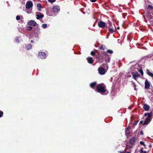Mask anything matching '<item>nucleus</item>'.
I'll list each match as a JSON object with an SVG mask.
<instances>
[{
    "mask_svg": "<svg viewBox=\"0 0 153 153\" xmlns=\"http://www.w3.org/2000/svg\"><path fill=\"white\" fill-rule=\"evenodd\" d=\"M97 90L98 92L103 94L106 91L105 86L103 84H100L97 86Z\"/></svg>",
    "mask_w": 153,
    "mask_h": 153,
    "instance_id": "nucleus-1",
    "label": "nucleus"
},
{
    "mask_svg": "<svg viewBox=\"0 0 153 153\" xmlns=\"http://www.w3.org/2000/svg\"><path fill=\"white\" fill-rule=\"evenodd\" d=\"M132 74L133 78L135 80H137L140 75L137 72H132Z\"/></svg>",
    "mask_w": 153,
    "mask_h": 153,
    "instance_id": "nucleus-2",
    "label": "nucleus"
},
{
    "mask_svg": "<svg viewBox=\"0 0 153 153\" xmlns=\"http://www.w3.org/2000/svg\"><path fill=\"white\" fill-rule=\"evenodd\" d=\"M33 6V3L31 1H27L26 4V8L27 9H29L32 7Z\"/></svg>",
    "mask_w": 153,
    "mask_h": 153,
    "instance_id": "nucleus-3",
    "label": "nucleus"
},
{
    "mask_svg": "<svg viewBox=\"0 0 153 153\" xmlns=\"http://www.w3.org/2000/svg\"><path fill=\"white\" fill-rule=\"evenodd\" d=\"M60 10L59 7L57 6H55L53 7L52 11L54 13L57 12Z\"/></svg>",
    "mask_w": 153,
    "mask_h": 153,
    "instance_id": "nucleus-4",
    "label": "nucleus"
},
{
    "mask_svg": "<svg viewBox=\"0 0 153 153\" xmlns=\"http://www.w3.org/2000/svg\"><path fill=\"white\" fill-rule=\"evenodd\" d=\"M98 24L100 27L103 28L105 27L106 24L102 21H100L98 22Z\"/></svg>",
    "mask_w": 153,
    "mask_h": 153,
    "instance_id": "nucleus-5",
    "label": "nucleus"
},
{
    "mask_svg": "<svg viewBox=\"0 0 153 153\" xmlns=\"http://www.w3.org/2000/svg\"><path fill=\"white\" fill-rule=\"evenodd\" d=\"M98 71L99 74L101 75L105 74V69L102 68H99L98 69Z\"/></svg>",
    "mask_w": 153,
    "mask_h": 153,
    "instance_id": "nucleus-6",
    "label": "nucleus"
},
{
    "mask_svg": "<svg viewBox=\"0 0 153 153\" xmlns=\"http://www.w3.org/2000/svg\"><path fill=\"white\" fill-rule=\"evenodd\" d=\"M39 57L41 59H45L46 57V54L45 53L42 52L39 54Z\"/></svg>",
    "mask_w": 153,
    "mask_h": 153,
    "instance_id": "nucleus-7",
    "label": "nucleus"
},
{
    "mask_svg": "<svg viewBox=\"0 0 153 153\" xmlns=\"http://www.w3.org/2000/svg\"><path fill=\"white\" fill-rule=\"evenodd\" d=\"M27 24L30 25L35 26L36 24V22L34 20H30L28 22Z\"/></svg>",
    "mask_w": 153,
    "mask_h": 153,
    "instance_id": "nucleus-8",
    "label": "nucleus"
},
{
    "mask_svg": "<svg viewBox=\"0 0 153 153\" xmlns=\"http://www.w3.org/2000/svg\"><path fill=\"white\" fill-rule=\"evenodd\" d=\"M151 120V117H147L145 122L143 124V125H144L148 124L150 122Z\"/></svg>",
    "mask_w": 153,
    "mask_h": 153,
    "instance_id": "nucleus-9",
    "label": "nucleus"
},
{
    "mask_svg": "<svg viewBox=\"0 0 153 153\" xmlns=\"http://www.w3.org/2000/svg\"><path fill=\"white\" fill-rule=\"evenodd\" d=\"M150 84L147 80L146 79L145 82V88L146 89H148L149 88Z\"/></svg>",
    "mask_w": 153,
    "mask_h": 153,
    "instance_id": "nucleus-10",
    "label": "nucleus"
},
{
    "mask_svg": "<svg viewBox=\"0 0 153 153\" xmlns=\"http://www.w3.org/2000/svg\"><path fill=\"white\" fill-rule=\"evenodd\" d=\"M87 60L88 62L90 64L92 63L94 61L93 58L91 57H88L87 58Z\"/></svg>",
    "mask_w": 153,
    "mask_h": 153,
    "instance_id": "nucleus-11",
    "label": "nucleus"
},
{
    "mask_svg": "<svg viewBox=\"0 0 153 153\" xmlns=\"http://www.w3.org/2000/svg\"><path fill=\"white\" fill-rule=\"evenodd\" d=\"M37 17L36 19H39L40 18H42L44 16V15L43 14L40 13L39 14L36 15Z\"/></svg>",
    "mask_w": 153,
    "mask_h": 153,
    "instance_id": "nucleus-12",
    "label": "nucleus"
},
{
    "mask_svg": "<svg viewBox=\"0 0 153 153\" xmlns=\"http://www.w3.org/2000/svg\"><path fill=\"white\" fill-rule=\"evenodd\" d=\"M130 143L132 144H134L135 143V138L133 137L130 140Z\"/></svg>",
    "mask_w": 153,
    "mask_h": 153,
    "instance_id": "nucleus-13",
    "label": "nucleus"
},
{
    "mask_svg": "<svg viewBox=\"0 0 153 153\" xmlns=\"http://www.w3.org/2000/svg\"><path fill=\"white\" fill-rule=\"evenodd\" d=\"M143 108L146 111H148L149 110L150 107L148 105L145 104L143 106Z\"/></svg>",
    "mask_w": 153,
    "mask_h": 153,
    "instance_id": "nucleus-14",
    "label": "nucleus"
},
{
    "mask_svg": "<svg viewBox=\"0 0 153 153\" xmlns=\"http://www.w3.org/2000/svg\"><path fill=\"white\" fill-rule=\"evenodd\" d=\"M146 72L148 75L153 78V74L152 73L150 72L148 69L146 70Z\"/></svg>",
    "mask_w": 153,
    "mask_h": 153,
    "instance_id": "nucleus-15",
    "label": "nucleus"
},
{
    "mask_svg": "<svg viewBox=\"0 0 153 153\" xmlns=\"http://www.w3.org/2000/svg\"><path fill=\"white\" fill-rule=\"evenodd\" d=\"M32 45L30 44H28L26 46V48L27 50L30 49Z\"/></svg>",
    "mask_w": 153,
    "mask_h": 153,
    "instance_id": "nucleus-16",
    "label": "nucleus"
},
{
    "mask_svg": "<svg viewBox=\"0 0 153 153\" xmlns=\"http://www.w3.org/2000/svg\"><path fill=\"white\" fill-rule=\"evenodd\" d=\"M96 84V82H94L93 83H92L90 84V86L91 87L93 88L94 87Z\"/></svg>",
    "mask_w": 153,
    "mask_h": 153,
    "instance_id": "nucleus-17",
    "label": "nucleus"
},
{
    "mask_svg": "<svg viewBox=\"0 0 153 153\" xmlns=\"http://www.w3.org/2000/svg\"><path fill=\"white\" fill-rule=\"evenodd\" d=\"M37 7L38 8V9H39V10H41L40 8L41 7V4H38L37 5Z\"/></svg>",
    "mask_w": 153,
    "mask_h": 153,
    "instance_id": "nucleus-18",
    "label": "nucleus"
},
{
    "mask_svg": "<svg viewBox=\"0 0 153 153\" xmlns=\"http://www.w3.org/2000/svg\"><path fill=\"white\" fill-rule=\"evenodd\" d=\"M147 117H151V116L152 114V112H151L150 113H147Z\"/></svg>",
    "mask_w": 153,
    "mask_h": 153,
    "instance_id": "nucleus-19",
    "label": "nucleus"
},
{
    "mask_svg": "<svg viewBox=\"0 0 153 153\" xmlns=\"http://www.w3.org/2000/svg\"><path fill=\"white\" fill-rule=\"evenodd\" d=\"M47 25L46 24H43L42 25V27L44 28H45L47 27Z\"/></svg>",
    "mask_w": 153,
    "mask_h": 153,
    "instance_id": "nucleus-20",
    "label": "nucleus"
},
{
    "mask_svg": "<svg viewBox=\"0 0 153 153\" xmlns=\"http://www.w3.org/2000/svg\"><path fill=\"white\" fill-rule=\"evenodd\" d=\"M107 52L109 53H110V54H112L113 53V52L111 50H108L107 51Z\"/></svg>",
    "mask_w": 153,
    "mask_h": 153,
    "instance_id": "nucleus-21",
    "label": "nucleus"
},
{
    "mask_svg": "<svg viewBox=\"0 0 153 153\" xmlns=\"http://www.w3.org/2000/svg\"><path fill=\"white\" fill-rule=\"evenodd\" d=\"M48 1L50 2L51 3H53L55 2L56 0H48Z\"/></svg>",
    "mask_w": 153,
    "mask_h": 153,
    "instance_id": "nucleus-22",
    "label": "nucleus"
},
{
    "mask_svg": "<svg viewBox=\"0 0 153 153\" xmlns=\"http://www.w3.org/2000/svg\"><path fill=\"white\" fill-rule=\"evenodd\" d=\"M26 12L28 14H29L31 13V10H29L28 9L26 10Z\"/></svg>",
    "mask_w": 153,
    "mask_h": 153,
    "instance_id": "nucleus-23",
    "label": "nucleus"
},
{
    "mask_svg": "<svg viewBox=\"0 0 153 153\" xmlns=\"http://www.w3.org/2000/svg\"><path fill=\"white\" fill-rule=\"evenodd\" d=\"M110 60V58L109 57H108V58L105 60V61L107 62H109Z\"/></svg>",
    "mask_w": 153,
    "mask_h": 153,
    "instance_id": "nucleus-24",
    "label": "nucleus"
},
{
    "mask_svg": "<svg viewBox=\"0 0 153 153\" xmlns=\"http://www.w3.org/2000/svg\"><path fill=\"white\" fill-rule=\"evenodd\" d=\"M139 72L141 73V74L142 75H143V72L142 69H140L139 70Z\"/></svg>",
    "mask_w": 153,
    "mask_h": 153,
    "instance_id": "nucleus-25",
    "label": "nucleus"
},
{
    "mask_svg": "<svg viewBox=\"0 0 153 153\" xmlns=\"http://www.w3.org/2000/svg\"><path fill=\"white\" fill-rule=\"evenodd\" d=\"M109 31L111 33H113L114 31V29L113 28H109Z\"/></svg>",
    "mask_w": 153,
    "mask_h": 153,
    "instance_id": "nucleus-26",
    "label": "nucleus"
},
{
    "mask_svg": "<svg viewBox=\"0 0 153 153\" xmlns=\"http://www.w3.org/2000/svg\"><path fill=\"white\" fill-rule=\"evenodd\" d=\"M140 143L141 145H143L144 146H146V145L144 144V143L142 141H140Z\"/></svg>",
    "mask_w": 153,
    "mask_h": 153,
    "instance_id": "nucleus-27",
    "label": "nucleus"
},
{
    "mask_svg": "<svg viewBox=\"0 0 153 153\" xmlns=\"http://www.w3.org/2000/svg\"><path fill=\"white\" fill-rule=\"evenodd\" d=\"M20 17L19 16H17L16 17V19L17 20H19L20 19Z\"/></svg>",
    "mask_w": 153,
    "mask_h": 153,
    "instance_id": "nucleus-28",
    "label": "nucleus"
},
{
    "mask_svg": "<svg viewBox=\"0 0 153 153\" xmlns=\"http://www.w3.org/2000/svg\"><path fill=\"white\" fill-rule=\"evenodd\" d=\"M3 112L1 111H0V117H1L3 115Z\"/></svg>",
    "mask_w": 153,
    "mask_h": 153,
    "instance_id": "nucleus-29",
    "label": "nucleus"
},
{
    "mask_svg": "<svg viewBox=\"0 0 153 153\" xmlns=\"http://www.w3.org/2000/svg\"><path fill=\"white\" fill-rule=\"evenodd\" d=\"M91 54L92 56H94L95 55V53L93 51H91Z\"/></svg>",
    "mask_w": 153,
    "mask_h": 153,
    "instance_id": "nucleus-30",
    "label": "nucleus"
},
{
    "mask_svg": "<svg viewBox=\"0 0 153 153\" xmlns=\"http://www.w3.org/2000/svg\"><path fill=\"white\" fill-rule=\"evenodd\" d=\"M148 7L150 9H152L153 8L152 6L151 5H149Z\"/></svg>",
    "mask_w": 153,
    "mask_h": 153,
    "instance_id": "nucleus-31",
    "label": "nucleus"
},
{
    "mask_svg": "<svg viewBox=\"0 0 153 153\" xmlns=\"http://www.w3.org/2000/svg\"><path fill=\"white\" fill-rule=\"evenodd\" d=\"M16 41L17 42H19V39H18V38L17 37H16Z\"/></svg>",
    "mask_w": 153,
    "mask_h": 153,
    "instance_id": "nucleus-32",
    "label": "nucleus"
},
{
    "mask_svg": "<svg viewBox=\"0 0 153 153\" xmlns=\"http://www.w3.org/2000/svg\"><path fill=\"white\" fill-rule=\"evenodd\" d=\"M32 29V27H30L28 28V29L29 30H31Z\"/></svg>",
    "mask_w": 153,
    "mask_h": 153,
    "instance_id": "nucleus-33",
    "label": "nucleus"
},
{
    "mask_svg": "<svg viewBox=\"0 0 153 153\" xmlns=\"http://www.w3.org/2000/svg\"><path fill=\"white\" fill-rule=\"evenodd\" d=\"M91 2H95L96 1V0H90Z\"/></svg>",
    "mask_w": 153,
    "mask_h": 153,
    "instance_id": "nucleus-34",
    "label": "nucleus"
},
{
    "mask_svg": "<svg viewBox=\"0 0 153 153\" xmlns=\"http://www.w3.org/2000/svg\"><path fill=\"white\" fill-rule=\"evenodd\" d=\"M139 152H140V153H143V150L141 149L140 150Z\"/></svg>",
    "mask_w": 153,
    "mask_h": 153,
    "instance_id": "nucleus-35",
    "label": "nucleus"
},
{
    "mask_svg": "<svg viewBox=\"0 0 153 153\" xmlns=\"http://www.w3.org/2000/svg\"><path fill=\"white\" fill-rule=\"evenodd\" d=\"M108 24L110 26H111V23L110 21H108Z\"/></svg>",
    "mask_w": 153,
    "mask_h": 153,
    "instance_id": "nucleus-36",
    "label": "nucleus"
},
{
    "mask_svg": "<svg viewBox=\"0 0 153 153\" xmlns=\"http://www.w3.org/2000/svg\"><path fill=\"white\" fill-rule=\"evenodd\" d=\"M103 54L104 55H105V56L107 55V53L106 52H104V53H103Z\"/></svg>",
    "mask_w": 153,
    "mask_h": 153,
    "instance_id": "nucleus-37",
    "label": "nucleus"
},
{
    "mask_svg": "<svg viewBox=\"0 0 153 153\" xmlns=\"http://www.w3.org/2000/svg\"><path fill=\"white\" fill-rule=\"evenodd\" d=\"M143 123V121H141L140 122V124H142Z\"/></svg>",
    "mask_w": 153,
    "mask_h": 153,
    "instance_id": "nucleus-38",
    "label": "nucleus"
},
{
    "mask_svg": "<svg viewBox=\"0 0 153 153\" xmlns=\"http://www.w3.org/2000/svg\"><path fill=\"white\" fill-rule=\"evenodd\" d=\"M125 153H130L128 151H125Z\"/></svg>",
    "mask_w": 153,
    "mask_h": 153,
    "instance_id": "nucleus-39",
    "label": "nucleus"
},
{
    "mask_svg": "<svg viewBox=\"0 0 153 153\" xmlns=\"http://www.w3.org/2000/svg\"><path fill=\"white\" fill-rule=\"evenodd\" d=\"M147 114H147V113H145V114H144V115H145V116H147Z\"/></svg>",
    "mask_w": 153,
    "mask_h": 153,
    "instance_id": "nucleus-40",
    "label": "nucleus"
},
{
    "mask_svg": "<svg viewBox=\"0 0 153 153\" xmlns=\"http://www.w3.org/2000/svg\"><path fill=\"white\" fill-rule=\"evenodd\" d=\"M137 123H138V121H135V124H137Z\"/></svg>",
    "mask_w": 153,
    "mask_h": 153,
    "instance_id": "nucleus-41",
    "label": "nucleus"
},
{
    "mask_svg": "<svg viewBox=\"0 0 153 153\" xmlns=\"http://www.w3.org/2000/svg\"><path fill=\"white\" fill-rule=\"evenodd\" d=\"M33 42H34L33 41V40H31V42H31V43H33Z\"/></svg>",
    "mask_w": 153,
    "mask_h": 153,
    "instance_id": "nucleus-42",
    "label": "nucleus"
},
{
    "mask_svg": "<svg viewBox=\"0 0 153 153\" xmlns=\"http://www.w3.org/2000/svg\"><path fill=\"white\" fill-rule=\"evenodd\" d=\"M120 153H125V152H120Z\"/></svg>",
    "mask_w": 153,
    "mask_h": 153,
    "instance_id": "nucleus-43",
    "label": "nucleus"
},
{
    "mask_svg": "<svg viewBox=\"0 0 153 153\" xmlns=\"http://www.w3.org/2000/svg\"><path fill=\"white\" fill-rule=\"evenodd\" d=\"M143 153H146V151H143Z\"/></svg>",
    "mask_w": 153,
    "mask_h": 153,
    "instance_id": "nucleus-44",
    "label": "nucleus"
},
{
    "mask_svg": "<svg viewBox=\"0 0 153 153\" xmlns=\"http://www.w3.org/2000/svg\"><path fill=\"white\" fill-rule=\"evenodd\" d=\"M117 28L118 29H119V28H120V27H117Z\"/></svg>",
    "mask_w": 153,
    "mask_h": 153,
    "instance_id": "nucleus-45",
    "label": "nucleus"
},
{
    "mask_svg": "<svg viewBox=\"0 0 153 153\" xmlns=\"http://www.w3.org/2000/svg\"><path fill=\"white\" fill-rule=\"evenodd\" d=\"M141 134H143V133L142 132H141Z\"/></svg>",
    "mask_w": 153,
    "mask_h": 153,
    "instance_id": "nucleus-46",
    "label": "nucleus"
},
{
    "mask_svg": "<svg viewBox=\"0 0 153 153\" xmlns=\"http://www.w3.org/2000/svg\"><path fill=\"white\" fill-rule=\"evenodd\" d=\"M106 66H107V69H108V66L107 65H106Z\"/></svg>",
    "mask_w": 153,
    "mask_h": 153,
    "instance_id": "nucleus-47",
    "label": "nucleus"
},
{
    "mask_svg": "<svg viewBox=\"0 0 153 153\" xmlns=\"http://www.w3.org/2000/svg\"><path fill=\"white\" fill-rule=\"evenodd\" d=\"M129 77H130V76H129Z\"/></svg>",
    "mask_w": 153,
    "mask_h": 153,
    "instance_id": "nucleus-48",
    "label": "nucleus"
},
{
    "mask_svg": "<svg viewBox=\"0 0 153 153\" xmlns=\"http://www.w3.org/2000/svg\"><path fill=\"white\" fill-rule=\"evenodd\" d=\"M134 89L135 90L136 89V88H134Z\"/></svg>",
    "mask_w": 153,
    "mask_h": 153,
    "instance_id": "nucleus-49",
    "label": "nucleus"
}]
</instances>
